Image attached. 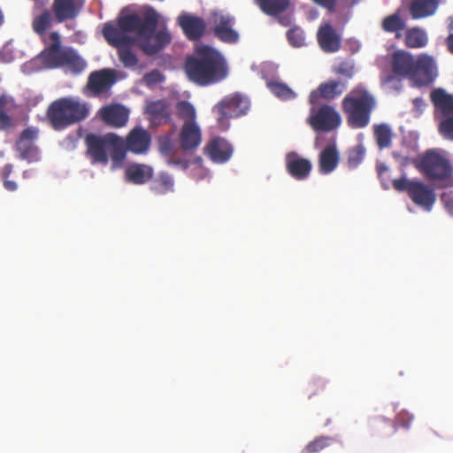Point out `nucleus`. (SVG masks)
<instances>
[{"label":"nucleus","mask_w":453,"mask_h":453,"mask_svg":"<svg viewBox=\"0 0 453 453\" xmlns=\"http://www.w3.org/2000/svg\"><path fill=\"white\" fill-rule=\"evenodd\" d=\"M38 131L35 127H27L19 134L16 142V150L21 159L32 162L37 158L38 150L34 143Z\"/></svg>","instance_id":"6ab92c4d"},{"label":"nucleus","mask_w":453,"mask_h":453,"mask_svg":"<svg viewBox=\"0 0 453 453\" xmlns=\"http://www.w3.org/2000/svg\"><path fill=\"white\" fill-rule=\"evenodd\" d=\"M158 149L162 155L168 157V164L180 165L183 163L185 165H187V163L182 160L174 159L176 149L169 135L163 136L159 139Z\"/></svg>","instance_id":"c9c22d12"},{"label":"nucleus","mask_w":453,"mask_h":453,"mask_svg":"<svg viewBox=\"0 0 453 453\" xmlns=\"http://www.w3.org/2000/svg\"><path fill=\"white\" fill-rule=\"evenodd\" d=\"M201 142L202 131L197 123H183L179 134L180 148L184 151H194Z\"/></svg>","instance_id":"5701e85b"},{"label":"nucleus","mask_w":453,"mask_h":453,"mask_svg":"<svg viewBox=\"0 0 453 453\" xmlns=\"http://www.w3.org/2000/svg\"><path fill=\"white\" fill-rule=\"evenodd\" d=\"M177 23L190 41L200 40L206 30V23L203 18L188 12H182L178 17Z\"/></svg>","instance_id":"a211bd4d"},{"label":"nucleus","mask_w":453,"mask_h":453,"mask_svg":"<svg viewBox=\"0 0 453 453\" xmlns=\"http://www.w3.org/2000/svg\"><path fill=\"white\" fill-rule=\"evenodd\" d=\"M128 151L141 155L149 151L151 143V135L142 127H134L124 139Z\"/></svg>","instance_id":"aec40b11"},{"label":"nucleus","mask_w":453,"mask_h":453,"mask_svg":"<svg viewBox=\"0 0 453 453\" xmlns=\"http://www.w3.org/2000/svg\"><path fill=\"white\" fill-rule=\"evenodd\" d=\"M448 31L449 35H453V17L449 18V23H448Z\"/></svg>","instance_id":"6e6d98bb"},{"label":"nucleus","mask_w":453,"mask_h":453,"mask_svg":"<svg viewBox=\"0 0 453 453\" xmlns=\"http://www.w3.org/2000/svg\"><path fill=\"white\" fill-rule=\"evenodd\" d=\"M325 381L323 380H315L309 384L311 394H315L317 390L323 389L325 388Z\"/></svg>","instance_id":"09e8293b"},{"label":"nucleus","mask_w":453,"mask_h":453,"mask_svg":"<svg viewBox=\"0 0 453 453\" xmlns=\"http://www.w3.org/2000/svg\"><path fill=\"white\" fill-rule=\"evenodd\" d=\"M308 121L314 131L329 132L340 126L342 119L333 106L323 104L312 105Z\"/></svg>","instance_id":"9d476101"},{"label":"nucleus","mask_w":453,"mask_h":453,"mask_svg":"<svg viewBox=\"0 0 453 453\" xmlns=\"http://www.w3.org/2000/svg\"><path fill=\"white\" fill-rule=\"evenodd\" d=\"M382 28L386 32H399L405 28V22L398 13H394L383 19Z\"/></svg>","instance_id":"ea45409f"},{"label":"nucleus","mask_w":453,"mask_h":453,"mask_svg":"<svg viewBox=\"0 0 453 453\" xmlns=\"http://www.w3.org/2000/svg\"><path fill=\"white\" fill-rule=\"evenodd\" d=\"M257 3L263 12L276 16L287 10L290 0H257Z\"/></svg>","instance_id":"f704fd0d"},{"label":"nucleus","mask_w":453,"mask_h":453,"mask_svg":"<svg viewBox=\"0 0 453 453\" xmlns=\"http://www.w3.org/2000/svg\"><path fill=\"white\" fill-rule=\"evenodd\" d=\"M16 107L14 98L7 94H0V130H9L13 126L11 116L4 112L5 110H12Z\"/></svg>","instance_id":"2f4dec72"},{"label":"nucleus","mask_w":453,"mask_h":453,"mask_svg":"<svg viewBox=\"0 0 453 453\" xmlns=\"http://www.w3.org/2000/svg\"><path fill=\"white\" fill-rule=\"evenodd\" d=\"M158 13L152 8L143 15L130 13L119 16L117 23H104L102 35L109 45L117 50L119 60L125 68H134L139 58L133 50L137 46L145 55L155 56L172 42L166 27L157 29Z\"/></svg>","instance_id":"f257e3e1"},{"label":"nucleus","mask_w":453,"mask_h":453,"mask_svg":"<svg viewBox=\"0 0 453 453\" xmlns=\"http://www.w3.org/2000/svg\"><path fill=\"white\" fill-rule=\"evenodd\" d=\"M317 40L320 49L326 53L337 52L342 47L341 35L329 23L319 27Z\"/></svg>","instance_id":"4be33fe9"},{"label":"nucleus","mask_w":453,"mask_h":453,"mask_svg":"<svg viewBox=\"0 0 453 453\" xmlns=\"http://www.w3.org/2000/svg\"><path fill=\"white\" fill-rule=\"evenodd\" d=\"M438 131L444 139L453 142V116L441 119L438 122Z\"/></svg>","instance_id":"c03bdc74"},{"label":"nucleus","mask_w":453,"mask_h":453,"mask_svg":"<svg viewBox=\"0 0 453 453\" xmlns=\"http://www.w3.org/2000/svg\"><path fill=\"white\" fill-rule=\"evenodd\" d=\"M393 187L397 191H406L415 204L427 211H431L436 201L434 188L422 181L410 180L402 177L393 180Z\"/></svg>","instance_id":"6e6552de"},{"label":"nucleus","mask_w":453,"mask_h":453,"mask_svg":"<svg viewBox=\"0 0 453 453\" xmlns=\"http://www.w3.org/2000/svg\"><path fill=\"white\" fill-rule=\"evenodd\" d=\"M174 181L167 173H160L151 182L150 190L156 195H165L173 191Z\"/></svg>","instance_id":"473e14b6"},{"label":"nucleus","mask_w":453,"mask_h":453,"mask_svg":"<svg viewBox=\"0 0 453 453\" xmlns=\"http://www.w3.org/2000/svg\"><path fill=\"white\" fill-rule=\"evenodd\" d=\"M90 113L88 104L78 97L65 96L53 101L47 109V119L57 131L85 120Z\"/></svg>","instance_id":"7ed1b4c3"},{"label":"nucleus","mask_w":453,"mask_h":453,"mask_svg":"<svg viewBox=\"0 0 453 453\" xmlns=\"http://www.w3.org/2000/svg\"><path fill=\"white\" fill-rule=\"evenodd\" d=\"M250 108V102L240 94H234L224 97L213 108L217 113V122L219 127L226 130L229 127L228 119L238 118L246 114Z\"/></svg>","instance_id":"1a4fd4ad"},{"label":"nucleus","mask_w":453,"mask_h":453,"mask_svg":"<svg viewBox=\"0 0 453 453\" xmlns=\"http://www.w3.org/2000/svg\"><path fill=\"white\" fill-rule=\"evenodd\" d=\"M393 157L395 158H397L399 157V154L397 152H393Z\"/></svg>","instance_id":"bf43d9fd"},{"label":"nucleus","mask_w":453,"mask_h":453,"mask_svg":"<svg viewBox=\"0 0 453 453\" xmlns=\"http://www.w3.org/2000/svg\"><path fill=\"white\" fill-rule=\"evenodd\" d=\"M111 133L104 135L88 134L85 137L86 154L92 164L106 165L109 161L108 149Z\"/></svg>","instance_id":"ddd939ff"},{"label":"nucleus","mask_w":453,"mask_h":453,"mask_svg":"<svg viewBox=\"0 0 453 453\" xmlns=\"http://www.w3.org/2000/svg\"><path fill=\"white\" fill-rule=\"evenodd\" d=\"M411 2H414L415 0H410Z\"/></svg>","instance_id":"052dcab7"},{"label":"nucleus","mask_w":453,"mask_h":453,"mask_svg":"<svg viewBox=\"0 0 453 453\" xmlns=\"http://www.w3.org/2000/svg\"><path fill=\"white\" fill-rule=\"evenodd\" d=\"M365 155V149L362 144L349 148L347 151V165L349 168L357 167L364 160Z\"/></svg>","instance_id":"58836bf2"},{"label":"nucleus","mask_w":453,"mask_h":453,"mask_svg":"<svg viewBox=\"0 0 453 453\" xmlns=\"http://www.w3.org/2000/svg\"><path fill=\"white\" fill-rule=\"evenodd\" d=\"M85 0H54L51 12L58 23L75 19L81 12Z\"/></svg>","instance_id":"dca6fc26"},{"label":"nucleus","mask_w":453,"mask_h":453,"mask_svg":"<svg viewBox=\"0 0 453 453\" xmlns=\"http://www.w3.org/2000/svg\"><path fill=\"white\" fill-rule=\"evenodd\" d=\"M147 113L150 116L151 122L159 125L162 122H168L170 120V111L168 104L164 100H157L151 102L147 105Z\"/></svg>","instance_id":"c756f323"},{"label":"nucleus","mask_w":453,"mask_h":453,"mask_svg":"<svg viewBox=\"0 0 453 453\" xmlns=\"http://www.w3.org/2000/svg\"><path fill=\"white\" fill-rule=\"evenodd\" d=\"M336 73H339V74H344L348 78H351L352 77V72L349 71V70L345 69L343 66H339L336 69Z\"/></svg>","instance_id":"864d4df0"},{"label":"nucleus","mask_w":453,"mask_h":453,"mask_svg":"<svg viewBox=\"0 0 453 453\" xmlns=\"http://www.w3.org/2000/svg\"><path fill=\"white\" fill-rule=\"evenodd\" d=\"M374 137L380 150L388 148L391 145L392 131L387 124H377L373 126Z\"/></svg>","instance_id":"4c0bfd02"},{"label":"nucleus","mask_w":453,"mask_h":453,"mask_svg":"<svg viewBox=\"0 0 453 453\" xmlns=\"http://www.w3.org/2000/svg\"><path fill=\"white\" fill-rule=\"evenodd\" d=\"M234 148L225 138L215 136L210 139L203 148V154L213 163H226L232 157Z\"/></svg>","instance_id":"2eb2a0df"},{"label":"nucleus","mask_w":453,"mask_h":453,"mask_svg":"<svg viewBox=\"0 0 453 453\" xmlns=\"http://www.w3.org/2000/svg\"><path fill=\"white\" fill-rule=\"evenodd\" d=\"M376 107L374 96L362 85L354 88L342 100V108L351 128H364L370 123Z\"/></svg>","instance_id":"20e7f679"},{"label":"nucleus","mask_w":453,"mask_h":453,"mask_svg":"<svg viewBox=\"0 0 453 453\" xmlns=\"http://www.w3.org/2000/svg\"><path fill=\"white\" fill-rule=\"evenodd\" d=\"M178 116L184 120V123L196 122V110L193 105L186 101H180L176 105Z\"/></svg>","instance_id":"a19ab883"},{"label":"nucleus","mask_w":453,"mask_h":453,"mask_svg":"<svg viewBox=\"0 0 453 453\" xmlns=\"http://www.w3.org/2000/svg\"><path fill=\"white\" fill-rule=\"evenodd\" d=\"M184 69L188 79L200 86L219 82L227 75L222 55L206 45L198 47L193 56L186 58Z\"/></svg>","instance_id":"f03ea898"},{"label":"nucleus","mask_w":453,"mask_h":453,"mask_svg":"<svg viewBox=\"0 0 453 453\" xmlns=\"http://www.w3.org/2000/svg\"><path fill=\"white\" fill-rule=\"evenodd\" d=\"M436 76L434 59L426 54L417 56L409 80L418 87H424L430 85Z\"/></svg>","instance_id":"9b49d317"},{"label":"nucleus","mask_w":453,"mask_h":453,"mask_svg":"<svg viewBox=\"0 0 453 453\" xmlns=\"http://www.w3.org/2000/svg\"><path fill=\"white\" fill-rule=\"evenodd\" d=\"M340 161V154L334 144L326 146L319 157V169L322 174L332 173Z\"/></svg>","instance_id":"bb28decb"},{"label":"nucleus","mask_w":453,"mask_h":453,"mask_svg":"<svg viewBox=\"0 0 453 453\" xmlns=\"http://www.w3.org/2000/svg\"><path fill=\"white\" fill-rule=\"evenodd\" d=\"M280 23H281L282 25H284V26H288V23H289V22H288V20L287 19H285V18H281V19H280Z\"/></svg>","instance_id":"13d9d810"},{"label":"nucleus","mask_w":453,"mask_h":453,"mask_svg":"<svg viewBox=\"0 0 453 453\" xmlns=\"http://www.w3.org/2000/svg\"><path fill=\"white\" fill-rule=\"evenodd\" d=\"M52 20L53 18L51 13L50 11L45 10L41 14L34 18L32 21V28L36 35L40 36L44 35L47 30L52 26Z\"/></svg>","instance_id":"e433bc0d"},{"label":"nucleus","mask_w":453,"mask_h":453,"mask_svg":"<svg viewBox=\"0 0 453 453\" xmlns=\"http://www.w3.org/2000/svg\"><path fill=\"white\" fill-rule=\"evenodd\" d=\"M333 441V438L329 436H319L309 442L304 451L306 453H319L326 447H329Z\"/></svg>","instance_id":"37998d69"},{"label":"nucleus","mask_w":453,"mask_h":453,"mask_svg":"<svg viewBox=\"0 0 453 453\" xmlns=\"http://www.w3.org/2000/svg\"><path fill=\"white\" fill-rule=\"evenodd\" d=\"M4 16L2 10L0 9V27L4 24Z\"/></svg>","instance_id":"4d7b16f0"},{"label":"nucleus","mask_w":453,"mask_h":453,"mask_svg":"<svg viewBox=\"0 0 453 453\" xmlns=\"http://www.w3.org/2000/svg\"><path fill=\"white\" fill-rule=\"evenodd\" d=\"M412 103H413V104H414L416 107H418V108H419V107H421V106L425 105L424 99H423V98H421V97L414 98V99L412 100Z\"/></svg>","instance_id":"5fc2aeb1"},{"label":"nucleus","mask_w":453,"mask_h":453,"mask_svg":"<svg viewBox=\"0 0 453 453\" xmlns=\"http://www.w3.org/2000/svg\"><path fill=\"white\" fill-rule=\"evenodd\" d=\"M285 163L288 174L297 180L307 179L312 169L311 162L301 157L296 152L288 153Z\"/></svg>","instance_id":"393cba45"},{"label":"nucleus","mask_w":453,"mask_h":453,"mask_svg":"<svg viewBox=\"0 0 453 453\" xmlns=\"http://www.w3.org/2000/svg\"><path fill=\"white\" fill-rule=\"evenodd\" d=\"M348 88V82L342 80H330L321 83L317 89L311 91L309 102L311 105H317L320 98L332 100L341 96Z\"/></svg>","instance_id":"f3484780"},{"label":"nucleus","mask_w":453,"mask_h":453,"mask_svg":"<svg viewBox=\"0 0 453 453\" xmlns=\"http://www.w3.org/2000/svg\"><path fill=\"white\" fill-rule=\"evenodd\" d=\"M16 107L14 98L7 94H0V130H9L13 126L11 116L4 112L5 110H12Z\"/></svg>","instance_id":"7c9ffc66"},{"label":"nucleus","mask_w":453,"mask_h":453,"mask_svg":"<svg viewBox=\"0 0 453 453\" xmlns=\"http://www.w3.org/2000/svg\"><path fill=\"white\" fill-rule=\"evenodd\" d=\"M288 42L294 47H301L304 44L303 32L299 28H291L287 33Z\"/></svg>","instance_id":"a18cd8bd"},{"label":"nucleus","mask_w":453,"mask_h":453,"mask_svg":"<svg viewBox=\"0 0 453 453\" xmlns=\"http://www.w3.org/2000/svg\"><path fill=\"white\" fill-rule=\"evenodd\" d=\"M100 119L113 127H124L129 118V111L121 104H110L102 107L98 111Z\"/></svg>","instance_id":"b1692460"},{"label":"nucleus","mask_w":453,"mask_h":453,"mask_svg":"<svg viewBox=\"0 0 453 453\" xmlns=\"http://www.w3.org/2000/svg\"><path fill=\"white\" fill-rule=\"evenodd\" d=\"M268 87L271 91L280 99L288 100L296 97L295 92L285 83L272 81L268 83Z\"/></svg>","instance_id":"79ce46f5"},{"label":"nucleus","mask_w":453,"mask_h":453,"mask_svg":"<svg viewBox=\"0 0 453 453\" xmlns=\"http://www.w3.org/2000/svg\"><path fill=\"white\" fill-rule=\"evenodd\" d=\"M116 81L117 73L114 69L104 68L94 71L88 75L86 90L92 96L107 95Z\"/></svg>","instance_id":"f8f14e48"},{"label":"nucleus","mask_w":453,"mask_h":453,"mask_svg":"<svg viewBox=\"0 0 453 453\" xmlns=\"http://www.w3.org/2000/svg\"><path fill=\"white\" fill-rule=\"evenodd\" d=\"M4 187L8 191H15L18 188L17 183L8 179L4 180Z\"/></svg>","instance_id":"8fccbe9b"},{"label":"nucleus","mask_w":453,"mask_h":453,"mask_svg":"<svg viewBox=\"0 0 453 453\" xmlns=\"http://www.w3.org/2000/svg\"><path fill=\"white\" fill-rule=\"evenodd\" d=\"M416 168L437 188L453 186L452 167L448 158L435 150H428L413 161Z\"/></svg>","instance_id":"423d86ee"},{"label":"nucleus","mask_w":453,"mask_h":453,"mask_svg":"<svg viewBox=\"0 0 453 453\" xmlns=\"http://www.w3.org/2000/svg\"><path fill=\"white\" fill-rule=\"evenodd\" d=\"M416 57L403 50L393 52L390 59L391 73L384 72L380 76L381 84L389 89L399 90L403 79H408L414 67Z\"/></svg>","instance_id":"0eeeda50"},{"label":"nucleus","mask_w":453,"mask_h":453,"mask_svg":"<svg viewBox=\"0 0 453 453\" xmlns=\"http://www.w3.org/2000/svg\"><path fill=\"white\" fill-rule=\"evenodd\" d=\"M51 43L37 57L46 69H56L67 66L75 73L82 72L87 64L76 50L70 47H62L60 35L54 31L50 34Z\"/></svg>","instance_id":"39448f33"},{"label":"nucleus","mask_w":453,"mask_h":453,"mask_svg":"<svg viewBox=\"0 0 453 453\" xmlns=\"http://www.w3.org/2000/svg\"><path fill=\"white\" fill-rule=\"evenodd\" d=\"M430 98L434 107V119L438 122L443 118L453 116V95L439 88L431 91Z\"/></svg>","instance_id":"412c9836"},{"label":"nucleus","mask_w":453,"mask_h":453,"mask_svg":"<svg viewBox=\"0 0 453 453\" xmlns=\"http://www.w3.org/2000/svg\"><path fill=\"white\" fill-rule=\"evenodd\" d=\"M440 0H415L409 4V12L413 19H421L433 16L439 5Z\"/></svg>","instance_id":"cd10ccee"},{"label":"nucleus","mask_w":453,"mask_h":453,"mask_svg":"<svg viewBox=\"0 0 453 453\" xmlns=\"http://www.w3.org/2000/svg\"><path fill=\"white\" fill-rule=\"evenodd\" d=\"M108 151L110 152V156L112 161L111 167L116 169L121 166L128 150L123 138L117 135L116 134L111 133Z\"/></svg>","instance_id":"c85d7f7f"},{"label":"nucleus","mask_w":453,"mask_h":453,"mask_svg":"<svg viewBox=\"0 0 453 453\" xmlns=\"http://www.w3.org/2000/svg\"><path fill=\"white\" fill-rule=\"evenodd\" d=\"M153 168L145 164H131L126 171V180L135 185H142L150 180L153 177Z\"/></svg>","instance_id":"a878e982"},{"label":"nucleus","mask_w":453,"mask_h":453,"mask_svg":"<svg viewBox=\"0 0 453 453\" xmlns=\"http://www.w3.org/2000/svg\"><path fill=\"white\" fill-rule=\"evenodd\" d=\"M427 35L420 27L409 28L405 32L404 43L408 48L417 49L427 44Z\"/></svg>","instance_id":"72a5a7b5"},{"label":"nucleus","mask_w":453,"mask_h":453,"mask_svg":"<svg viewBox=\"0 0 453 453\" xmlns=\"http://www.w3.org/2000/svg\"><path fill=\"white\" fill-rule=\"evenodd\" d=\"M448 50L453 54V35H449L445 40Z\"/></svg>","instance_id":"603ef678"},{"label":"nucleus","mask_w":453,"mask_h":453,"mask_svg":"<svg viewBox=\"0 0 453 453\" xmlns=\"http://www.w3.org/2000/svg\"><path fill=\"white\" fill-rule=\"evenodd\" d=\"M441 199L449 213L453 215V191L443 192Z\"/></svg>","instance_id":"49530a36"},{"label":"nucleus","mask_w":453,"mask_h":453,"mask_svg":"<svg viewBox=\"0 0 453 453\" xmlns=\"http://www.w3.org/2000/svg\"><path fill=\"white\" fill-rule=\"evenodd\" d=\"M12 165L7 164L4 166L2 170V177L4 180L8 179L12 172Z\"/></svg>","instance_id":"3c124183"},{"label":"nucleus","mask_w":453,"mask_h":453,"mask_svg":"<svg viewBox=\"0 0 453 453\" xmlns=\"http://www.w3.org/2000/svg\"><path fill=\"white\" fill-rule=\"evenodd\" d=\"M316 4L326 8L329 12H334L335 10L336 4L339 0H311Z\"/></svg>","instance_id":"de8ad7c7"},{"label":"nucleus","mask_w":453,"mask_h":453,"mask_svg":"<svg viewBox=\"0 0 453 453\" xmlns=\"http://www.w3.org/2000/svg\"><path fill=\"white\" fill-rule=\"evenodd\" d=\"M211 22L214 26L213 34L220 41L235 43L239 39L238 33L233 29L234 19L229 14L215 11L211 12Z\"/></svg>","instance_id":"4468645a"}]
</instances>
